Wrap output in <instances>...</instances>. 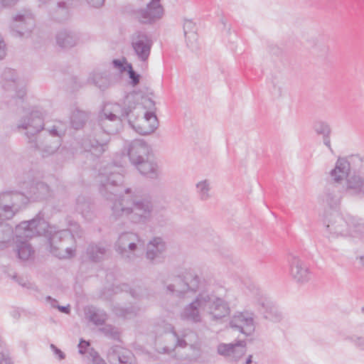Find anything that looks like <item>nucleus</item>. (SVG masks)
Returning <instances> with one entry per match:
<instances>
[{"label": "nucleus", "mask_w": 364, "mask_h": 364, "mask_svg": "<svg viewBox=\"0 0 364 364\" xmlns=\"http://www.w3.org/2000/svg\"><path fill=\"white\" fill-rule=\"evenodd\" d=\"M124 176L115 170L108 167L101 171L97 178L100 195L112 202V215L119 219L127 217L135 223H146L151 218L154 205L148 197L137 198L134 191L122 184Z\"/></svg>", "instance_id": "f257e3e1"}, {"label": "nucleus", "mask_w": 364, "mask_h": 364, "mask_svg": "<svg viewBox=\"0 0 364 364\" xmlns=\"http://www.w3.org/2000/svg\"><path fill=\"white\" fill-rule=\"evenodd\" d=\"M223 294H216L210 289L200 292L194 299L186 305L181 313L183 319L193 323L202 321L203 314H208L212 321H218L229 315L230 312L228 302Z\"/></svg>", "instance_id": "f03ea898"}, {"label": "nucleus", "mask_w": 364, "mask_h": 364, "mask_svg": "<svg viewBox=\"0 0 364 364\" xmlns=\"http://www.w3.org/2000/svg\"><path fill=\"white\" fill-rule=\"evenodd\" d=\"M127 106L125 113L129 125L139 134L142 135L154 132L158 127L156 116L151 112L146 110V107L154 105V102L147 97H143L137 92L128 94L124 100Z\"/></svg>", "instance_id": "7ed1b4c3"}, {"label": "nucleus", "mask_w": 364, "mask_h": 364, "mask_svg": "<svg viewBox=\"0 0 364 364\" xmlns=\"http://www.w3.org/2000/svg\"><path fill=\"white\" fill-rule=\"evenodd\" d=\"M48 232V223L41 216L37 215L31 220L23 221L15 228L16 252L20 259L26 261L34 255L32 246L23 239L41 235Z\"/></svg>", "instance_id": "20e7f679"}, {"label": "nucleus", "mask_w": 364, "mask_h": 364, "mask_svg": "<svg viewBox=\"0 0 364 364\" xmlns=\"http://www.w3.org/2000/svg\"><path fill=\"white\" fill-rule=\"evenodd\" d=\"M200 277L193 270H186L178 275H171L161 279L166 294L185 299L196 292L200 284Z\"/></svg>", "instance_id": "39448f33"}, {"label": "nucleus", "mask_w": 364, "mask_h": 364, "mask_svg": "<svg viewBox=\"0 0 364 364\" xmlns=\"http://www.w3.org/2000/svg\"><path fill=\"white\" fill-rule=\"evenodd\" d=\"M127 106L122 108L117 103H107L100 116L99 124L101 132L109 134L118 132L122 126L123 118H127L125 114Z\"/></svg>", "instance_id": "423d86ee"}, {"label": "nucleus", "mask_w": 364, "mask_h": 364, "mask_svg": "<svg viewBox=\"0 0 364 364\" xmlns=\"http://www.w3.org/2000/svg\"><path fill=\"white\" fill-rule=\"evenodd\" d=\"M141 239L133 232H124L119 235L114 244L115 251L127 262H134L139 257Z\"/></svg>", "instance_id": "0eeeda50"}, {"label": "nucleus", "mask_w": 364, "mask_h": 364, "mask_svg": "<svg viewBox=\"0 0 364 364\" xmlns=\"http://www.w3.org/2000/svg\"><path fill=\"white\" fill-rule=\"evenodd\" d=\"M28 202V198L20 192L0 193V221L12 219Z\"/></svg>", "instance_id": "6e6552de"}, {"label": "nucleus", "mask_w": 364, "mask_h": 364, "mask_svg": "<svg viewBox=\"0 0 364 364\" xmlns=\"http://www.w3.org/2000/svg\"><path fill=\"white\" fill-rule=\"evenodd\" d=\"M44 115L41 109L34 108L17 124L18 130L26 136L31 144L35 142L37 135L44 129Z\"/></svg>", "instance_id": "1a4fd4ad"}, {"label": "nucleus", "mask_w": 364, "mask_h": 364, "mask_svg": "<svg viewBox=\"0 0 364 364\" xmlns=\"http://www.w3.org/2000/svg\"><path fill=\"white\" fill-rule=\"evenodd\" d=\"M50 252L60 259H68L75 255L76 241L68 230L55 232L50 237Z\"/></svg>", "instance_id": "9d476101"}, {"label": "nucleus", "mask_w": 364, "mask_h": 364, "mask_svg": "<svg viewBox=\"0 0 364 364\" xmlns=\"http://www.w3.org/2000/svg\"><path fill=\"white\" fill-rule=\"evenodd\" d=\"M0 84L4 95L8 98V103L12 104L14 100H21L26 95V90L21 85L16 72L11 68H5L1 75Z\"/></svg>", "instance_id": "9b49d317"}, {"label": "nucleus", "mask_w": 364, "mask_h": 364, "mask_svg": "<svg viewBox=\"0 0 364 364\" xmlns=\"http://www.w3.org/2000/svg\"><path fill=\"white\" fill-rule=\"evenodd\" d=\"M48 134L44 136L43 140L36 139L31 146L38 149L43 153V156L54 154L60 146V137L65 130L54 125L51 129H46Z\"/></svg>", "instance_id": "f8f14e48"}, {"label": "nucleus", "mask_w": 364, "mask_h": 364, "mask_svg": "<svg viewBox=\"0 0 364 364\" xmlns=\"http://www.w3.org/2000/svg\"><path fill=\"white\" fill-rule=\"evenodd\" d=\"M326 231L328 237H345L353 235L349 224L339 214L333 213L324 220Z\"/></svg>", "instance_id": "ddd939ff"}, {"label": "nucleus", "mask_w": 364, "mask_h": 364, "mask_svg": "<svg viewBox=\"0 0 364 364\" xmlns=\"http://www.w3.org/2000/svg\"><path fill=\"white\" fill-rule=\"evenodd\" d=\"M124 151L128 156L131 164L136 166L151 154V148L144 140L134 139L126 144Z\"/></svg>", "instance_id": "4468645a"}, {"label": "nucleus", "mask_w": 364, "mask_h": 364, "mask_svg": "<svg viewBox=\"0 0 364 364\" xmlns=\"http://www.w3.org/2000/svg\"><path fill=\"white\" fill-rule=\"evenodd\" d=\"M35 27V21L30 11L22 10L13 18L11 29L15 36L20 37L28 36Z\"/></svg>", "instance_id": "2eb2a0df"}, {"label": "nucleus", "mask_w": 364, "mask_h": 364, "mask_svg": "<svg viewBox=\"0 0 364 364\" xmlns=\"http://www.w3.org/2000/svg\"><path fill=\"white\" fill-rule=\"evenodd\" d=\"M288 263L290 276L296 283L304 284L311 280V272L308 265L298 255H289Z\"/></svg>", "instance_id": "dca6fc26"}, {"label": "nucleus", "mask_w": 364, "mask_h": 364, "mask_svg": "<svg viewBox=\"0 0 364 364\" xmlns=\"http://www.w3.org/2000/svg\"><path fill=\"white\" fill-rule=\"evenodd\" d=\"M109 140L110 137L107 134L95 131L93 134L83 140L82 146L85 151L100 156L107 150Z\"/></svg>", "instance_id": "f3484780"}, {"label": "nucleus", "mask_w": 364, "mask_h": 364, "mask_svg": "<svg viewBox=\"0 0 364 364\" xmlns=\"http://www.w3.org/2000/svg\"><path fill=\"white\" fill-rule=\"evenodd\" d=\"M152 41L144 32H136L132 38V47L137 59L141 63H146L151 53Z\"/></svg>", "instance_id": "a211bd4d"}, {"label": "nucleus", "mask_w": 364, "mask_h": 364, "mask_svg": "<svg viewBox=\"0 0 364 364\" xmlns=\"http://www.w3.org/2000/svg\"><path fill=\"white\" fill-rule=\"evenodd\" d=\"M229 325L235 331L250 336L255 329L253 314L248 311L236 312L230 318Z\"/></svg>", "instance_id": "6ab92c4d"}, {"label": "nucleus", "mask_w": 364, "mask_h": 364, "mask_svg": "<svg viewBox=\"0 0 364 364\" xmlns=\"http://www.w3.org/2000/svg\"><path fill=\"white\" fill-rule=\"evenodd\" d=\"M161 0H151L146 8L136 12V17L142 23H151L161 18L164 10Z\"/></svg>", "instance_id": "aec40b11"}, {"label": "nucleus", "mask_w": 364, "mask_h": 364, "mask_svg": "<svg viewBox=\"0 0 364 364\" xmlns=\"http://www.w3.org/2000/svg\"><path fill=\"white\" fill-rule=\"evenodd\" d=\"M196 335L192 331L183 334L181 337L175 332L167 333L164 335V341L167 342L162 350L164 353H170L176 346L184 348L187 346H193V342L196 340Z\"/></svg>", "instance_id": "412c9836"}, {"label": "nucleus", "mask_w": 364, "mask_h": 364, "mask_svg": "<svg viewBox=\"0 0 364 364\" xmlns=\"http://www.w3.org/2000/svg\"><path fill=\"white\" fill-rule=\"evenodd\" d=\"M166 242L161 237H154L146 244V258L152 264L162 261L166 252Z\"/></svg>", "instance_id": "4be33fe9"}, {"label": "nucleus", "mask_w": 364, "mask_h": 364, "mask_svg": "<svg viewBox=\"0 0 364 364\" xmlns=\"http://www.w3.org/2000/svg\"><path fill=\"white\" fill-rule=\"evenodd\" d=\"M255 301L266 318L273 322H279L283 319V314L279 308L263 295L258 294Z\"/></svg>", "instance_id": "5701e85b"}, {"label": "nucleus", "mask_w": 364, "mask_h": 364, "mask_svg": "<svg viewBox=\"0 0 364 364\" xmlns=\"http://www.w3.org/2000/svg\"><path fill=\"white\" fill-rule=\"evenodd\" d=\"M110 253V246L105 242H92L87 247L85 256L91 262H100Z\"/></svg>", "instance_id": "b1692460"}, {"label": "nucleus", "mask_w": 364, "mask_h": 364, "mask_svg": "<svg viewBox=\"0 0 364 364\" xmlns=\"http://www.w3.org/2000/svg\"><path fill=\"white\" fill-rule=\"evenodd\" d=\"M107 358L112 364H132V353L120 346L110 348L107 352Z\"/></svg>", "instance_id": "393cba45"}, {"label": "nucleus", "mask_w": 364, "mask_h": 364, "mask_svg": "<svg viewBox=\"0 0 364 364\" xmlns=\"http://www.w3.org/2000/svg\"><path fill=\"white\" fill-rule=\"evenodd\" d=\"M341 198L342 194L337 183L328 184L321 196L322 203L330 208H336L339 205Z\"/></svg>", "instance_id": "a878e982"}, {"label": "nucleus", "mask_w": 364, "mask_h": 364, "mask_svg": "<svg viewBox=\"0 0 364 364\" xmlns=\"http://www.w3.org/2000/svg\"><path fill=\"white\" fill-rule=\"evenodd\" d=\"M350 174V165L346 158H338L329 175L335 183H341Z\"/></svg>", "instance_id": "bb28decb"}, {"label": "nucleus", "mask_w": 364, "mask_h": 364, "mask_svg": "<svg viewBox=\"0 0 364 364\" xmlns=\"http://www.w3.org/2000/svg\"><path fill=\"white\" fill-rule=\"evenodd\" d=\"M218 352L220 355L230 357L237 360L245 353V342L239 341L235 344H220L218 347Z\"/></svg>", "instance_id": "cd10ccee"}, {"label": "nucleus", "mask_w": 364, "mask_h": 364, "mask_svg": "<svg viewBox=\"0 0 364 364\" xmlns=\"http://www.w3.org/2000/svg\"><path fill=\"white\" fill-rule=\"evenodd\" d=\"M139 173L151 179H156L160 176V170L157 163L152 159L151 154L134 166Z\"/></svg>", "instance_id": "c85d7f7f"}, {"label": "nucleus", "mask_w": 364, "mask_h": 364, "mask_svg": "<svg viewBox=\"0 0 364 364\" xmlns=\"http://www.w3.org/2000/svg\"><path fill=\"white\" fill-rule=\"evenodd\" d=\"M346 191L350 195L364 194V178L357 174H350L346 179Z\"/></svg>", "instance_id": "c756f323"}, {"label": "nucleus", "mask_w": 364, "mask_h": 364, "mask_svg": "<svg viewBox=\"0 0 364 364\" xmlns=\"http://www.w3.org/2000/svg\"><path fill=\"white\" fill-rule=\"evenodd\" d=\"M78 41L77 35L69 30H61L56 35L57 44L63 48H70L75 46Z\"/></svg>", "instance_id": "7c9ffc66"}, {"label": "nucleus", "mask_w": 364, "mask_h": 364, "mask_svg": "<svg viewBox=\"0 0 364 364\" xmlns=\"http://www.w3.org/2000/svg\"><path fill=\"white\" fill-rule=\"evenodd\" d=\"M70 5L65 1H59L50 11L51 18L57 21L67 20L70 16Z\"/></svg>", "instance_id": "2f4dec72"}, {"label": "nucleus", "mask_w": 364, "mask_h": 364, "mask_svg": "<svg viewBox=\"0 0 364 364\" xmlns=\"http://www.w3.org/2000/svg\"><path fill=\"white\" fill-rule=\"evenodd\" d=\"M196 193L200 201L205 202L213 197L211 182L208 179L199 181L196 184Z\"/></svg>", "instance_id": "473e14b6"}, {"label": "nucleus", "mask_w": 364, "mask_h": 364, "mask_svg": "<svg viewBox=\"0 0 364 364\" xmlns=\"http://www.w3.org/2000/svg\"><path fill=\"white\" fill-rule=\"evenodd\" d=\"M183 27L186 43L188 46L193 47L198 39L196 25L191 20L185 19Z\"/></svg>", "instance_id": "72a5a7b5"}, {"label": "nucleus", "mask_w": 364, "mask_h": 364, "mask_svg": "<svg viewBox=\"0 0 364 364\" xmlns=\"http://www.w3.org/2000/svg\"><path fill=\"white\" fill-rule=\"evenodd\" d=\"M86 318L95 325H102L107 318L106 313L94 306H89L85 309Z\"/></svg>", "instance_id": "f704fd0d"}, {"label": "nucleus", "mask_w": 364, "mask_h": 364, "mask_svg": "<svg viewBox=\"0 0 364 364\" xmlns=\"http://www.w3.org/2000/svg\"><path fill=\"white\" fill-rule=\"evenodd\" d=\"M89 80L101 90L107 89L112 84L110 75L107 73H94Z\"/></svg>", "instance_id": "c9c22d12"}, {"label": "nucleus", "mask_w": 364, "mask_h": 364, "mask_svg": "<svg viewBox=\"0 0 364 364\" xmlns=\"http://www.w3.org/2000/svg\"><path fill=\"white\" fill-rule=\"evenodd\" d=\"M4 221H0V249L7 247L9 243L14 239V231L12 228Z\"/></svg>", "instance_id": "e433bc0d"}, {"label": "nucleus", "mask_w": 364, "mask_h": 364, "mask_svg": "<svg viewBox=\"0 0 364 364\" xmlns=\"http://www.w3.org/2000/svg\"><path fill=\"white\" fill-rule=\"evenodd\" d=\"M50 188L43 182H37L32 186L28 194L36 199H44L50 196Z\"/></svg>", "instance_id": "4c0bfd02"}, {"label": "nucleus", "mask_w": 364, "mask_h": 364, "mask_svg": "<svg viewBox=\"0 0 364 364\" xmlns=\"http://www.w3.org/2000/svg\"><path fill=\"white\" fill-rule=\"evenodd\" d=\"M314 129L317 134L323 136V144L332 151L330 141L331 128L330 126L323 122H317L314 126Z\"/></svg>", "instance_id": "58836bf2"}, {"label": "nucleus", "mask_w": 364, "mask_h": 364, "mask_svg": "<svg viewBox=\"0 0 364 364\" xmlns=\"http://www.w3.org/2000/svg\"><path fill=\"white\" fill-rule=\"evenodd\" d=\"M88 119V113L79 109H75L70 117L73 127L79 129L83 127Z\"/></svg>", "instance_id": "ea45409f"}, {"label": "nucleus", "mask_w": 364, "mask_h": 364, "mask_svg": "<svg viewBox=\"0 0 364 364\" xmlns=\"http://www.w3.org/2000/svg\"><path fill=\"white\" fill-rule=\"evenodd\" d=\"M75 208L85 219L90 220L92 218L91 205L84 197L80 196L77 198Z\"/></svg>", "instance_id": "a19ab883"}, {"label": "nucleus", "mask_w": 364, "mask_h": 364, "mask_svg": "<svg viewBox=\"0 0 364 364\" xmlns=\"http://www.w3.org/2000/svg\"><path fill=\"white\" fill-rule=\"evenodd\" d=\"M139 311V309L136 307H131V308H123V307H115L114 312L117 316L124 317V318H131L135 316Z\"/></svg>", "instance_id": "79ce46f5"}, {"label": "nucleus", "mask_w": 364, "mask_h": 364, "mask_svg": "<svg viewBox=\"0 0 364 364\" xmlns=\"http://www.w3.org/2000/svg\"><path fill=\"white\" fill-rule=\"evenodd\" d=\"M66 230L73 236L74 239H75V237H82L83 235V230L79 224L73 220H68V229Z\"/></svg>", "instance_id": "37998d69"}, {"label": "nucleus", "mask_w": 364, "mask_h": 364, "mask_svg": "<svg viewBox=\"0 0 364 364\" xmlns=\"http://www.w3.org/2000/svg\"><path fill=\"white\" fill-rule=\"evenodd\" d=\"M66 230L73 236L74 239H75V237H82L83 235V230L79 224L73 220H68V229Z\"/></svg>", "instance_id": "c03bdc74"}, {"label": "nucleus", "mask_w": 364, "mask_h": 364, "mask_svg": "<svg viewBox=\"0 0 364 364\" xmlns=\"http://www.w3.org/2000/svg\"><path fill=\"white\" fill-rule=\"evenodd\" d=\"M100 331L104 333L106 336H114L117 333V329L110 325H106Z\"/></svg>", "instance_id": "a18cd8bd"}, {"label": "nucleus", "mask_w": 364, "mask_h": 364, "mask_svg": "<svg viewBox=\"0 0 364 364\" xmlns=\"http://www.w3.org/2000/svg\"><path fill=\"white\" fill-rule=\"evenodd\" d=\"M127 68H129V75L130 79L132 80V83L135 85L139 82V75L136 74L132 69L131 64H127Z\"/></svg>", "instance_id": "49530a36"}, {"label": "nucleus", "mask_w": 364, "mask_h": 364, "mask_svg": "<svg viewBox=\"0 0 364 364\" xmlns=\"http://www.w3.org/2000/svg\"><path fill=\"white\" fill-rule=\"evenodd\" d=\"M353 223L352 227L349 225V228L351 231H353V235L354 234H361L364 232V224L360 223H353V221H351Z\"/></svg>", "instance_id": "de8ad7c7"}, {"label": "nucleus", "mask_w": 364, "mask_h": 364, "mask_svg": "<svg viewBox=\"0 0 364 364\" xmlns=\"http://www.w3.org/2000/svg\"><path fill=\"white\" fill-rule=\"evenodd\" d=\"M114 68H117L119 71L122 72L127 70V65L124 66V63L127 65L126 60L124 58L121 60H114L112 62Z\"/></svg>", "instance_id": "09e8293b"}, {"label": "nucleus", "mask_w": 364, "mask_h": 364, "mask_svg": "<svg viewBox=\"0 0 364 364\" xmlns=\"http://www.w3.org/2000/svg\"><path fill=\"white\" fill-rule=\"evenodd\" d=\"M0 364H14L8 352L0 353Z\"/></svg>", "instance_id": "8fccbe9b"}, {"label": "nucleus", "mask_w": 364, "mask_h": 364, "mask_svg": "<svg viewBox=\"0 0 364 364\" xmlns=\"http://www.w3.org/2000/svg\"><path fill=\"white\" fill-rule=\"evenodd\" d=\"M6 54V46L4 38L0 33V60L3 59Z\"/></svg>", "instance_id": "3c124183"}, {"label": "nucleus", "mask_w": 364, "mask_h": 364, "mask_svg": "<svg viewBox=\"0 0 364 364\" xmlns=\"http://www.w3.org/2000/svg\"><path fill=\"white\" fill-rule=\"evenodd\" d=\"M86 1L90 6L94 8H100L105 3V0H86Z\"/></svg>", "instance_id": "603ef678"}, {"label": "nucleus", "mask_w": 364, "mask_h": 364, "mask_svg": "<svg viewBox=\"0 0 364 364\" xmlns=\"http://www.w3.org/2000/svg\"><path fill=\"white\" fill-rule=\"evenodd\" d=\"M13 279H16V282L22 287H27L29 284L28 280L24 278L18 277L16 275L9 274Z\"/></svg>", "instance_id": "864d4df0"}, {"label": "nucleus", "mask_w": 364, "mask_h": 364, "mask_svg": "<svg viewBox=\"0 0 364 364\" xmlns=\"http://www.w3.org/2000/svg\"><path fill=\"white\" fill-rule=\"evenodd\" d=\"M50 348L54 351L55 354L57 355L60 360L65 358V354L60 349H58L55 345L51 344Z\"/></svg>", "instance_id": "5fc2aeb1"}, {"label": "nucleus", "mask_w": 364, "mask_h": 364, "mask_svg": "<svg viewBox=\"0 0 364 364\" xmlns=\"http://www.w3.org/2000/svg\"><path fill=\"white\" fill-rule=\"evenodd\" d=\"M353 341L361 350H364V339L363 338L356 337Z\"/></svg>", "instance_id": "6e6d98bb"}, {"label": "nucleus", "mask_w": 364, "mask_h": 364, "mask_svg": "<svg viewBox=\"0 0 364 364\" xmlns=\"http://www.w3.org/2000/svg\"><path fill=\"white\" fill-rule=\"evenodd\" d=\"M18 0H0V3L4 6H11L18 2Z\"/></svg>", "instance_id": "4d7b16f0"}, {"label": "nucleus", "mask_w": 364, "mask_h": 364, "mask_svg": "<svg viewBox=\"0 0 364 364\" xmlns=\"http://www.w3.org/2000/svg\"><path fill=\"white\" fill-rule=\"evenodd\" d=\"M89 346V343L85 341H83V340H81L79 345H78V347H79V353H81V354H84L85 353V351L83 350V348L87 347Z\"/></svg>", "instance_id": "13d9d810"}, {"label": "nucleus", "mask_w": 364, "mask_h": 364, "mask_svg": "<svg viewBox=\"0 0 364 364\" xmlns=\"http://www.w3.org/2000/svg\"><path fill=\"white\" fill-rule=\"evenodd\" d=\"M11 316L14 318V319H19L20 317H21V313H20V311L17 309H14L13 311H11Z\"/></svg>", "instance_id": "bf43d9fd"}, {"label": "nucleus", "mask_w": 364, "mask_h": 364, "mask_svg": "<svg viewBox=\"0 0 364 364\" xmlns=\"http://www.w3.org/2000/svg\"><path fill=\"white\" fill-rule=\"evenodd\" d=\"M57 309L62 313H65L68 314L70 313V306H58Z\"/></svg>", "instance_id": "052dcab7"}, {"label": "nucleus", "mask_w": 364, "mask_h": 364, "mask_svg": "<svg viewBox=\"0 0 364 364\" xmlns=\"http://www.w3.org/2000/svg\"><path fill=\"white\" fill-rule=\"evenodd\" d=\"M139 291H140V289H132L130 291V294L131 295L134 297V298H139L140 297V295H139Z\"/></svg>", "instance_id": "680f3d73"}, {"label": "nucleus", "mask_w": 364, "mask_h": 364, "mask_svg": "<svg viewBox=\"0 0 364 364\" xmlns=\"http://www.w3.org/2000/svg\"><path fill=\"white\" fill-rule=\"evenodd\" d=\"M47 300L50 301V304H51L52 307L57 308V306H58L56 304L57 301L55 299H52L50 296H48Z\"/></svg>", "instance_id": "e2e57ef3"}, {"label": "nucleus", "mask_w": 364, "mask_h": 364, "mask_svg": "<svg viewBox=\"0 0 364 364\" xmlns=\"http://www.w3.org/2000/svg\"><path fill=\"white\" fill-rule=\"evenodd\" d=\"M358 259L359 260L360 264L364 266V255L358 257Z\"/></svg>", "instance_id": "0e129e2a"}, {"label": "nucleus", "mask_w": 364, "mask_h": 364, "mask_svg": "<svg viewBox=\"0 0 364 364\" xmlns=\"http://www.w3.org/2000/svg\"><path fill=\"white\" fill-rule=\"evenodd\" d=\"M252 355H249L248 358L246 360L245 364H251V363H252Z\"/></svg>", "instance_id": "69168bd1"}, {"label": "nucleus", "mask_w": 364, "mask_h": 364, "mask_svg": "<svg viewBox=\"0 0 364 364\" xmlns=\"http://www.w3.org/2000/svg\"><path fill=\"white\" fill-rule=\"evenodd\" d=\"M219 290H220V291L224 292L225 294L227 292V290H226V289H223V288H222V287L219 288Z\"/></svg>", "instance_id": "338daca9"}, {"label": "nucleus", "mask_w": 364, "mask_h": 364, "mask_svg": "<svg viewBox=\"0 0 364 364\" xmlns=\"http://www.w3.org/2000/svg\"><path fill=\"white\" fill-rule=\"evenodd\" d=\"M42 4H46V2H48L49 0H38Z\"/></svg>", "instance_id": "774afa93"}]
</instances>
